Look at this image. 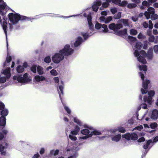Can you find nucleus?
<instances>
[{
  "mask_svg": "<svg viewBox=\"0 0 158 158\" xmlns=\"http://www.w3.org/2000/svg\"><path fill=\"white\" fill-rule=\"evenodd\" d=\"M153 50L155 53H158V45H156L154 46Z\"/></svg>",
  "mask_w": 158,
  "mask_h": 158,
  "instance_id": "54",
  "label": "nucleus"
},
{
  "mask_svg": "<svg viewBox=\"0 0 158 158\" xmlns=\"http://www.w3.org/2000/svg\"><path fill=\"white\" fill-rule=\"evenodd\" d=\"M8 112L7 109H5L3 110L1 112V115L2 116H6L8 114Z\"/></svg>",
  "mask_w": 158,
  "mask_h": 158,
  "instance_id": "37",
  "label": "nucleus"
},
{
  "mask_svg": "<svg viewBox=\"0 0 158 158\" xmlns=\"http://www.w3.org/2000/svg\"><path fill=\"white\" fill-rule=\"evenodd\" d=\"M131 19L134 22H136L138 20V18L136 16H132Z\"/></svg>",
  "mask_w": 158,
  "mask_h": 158,
  "instance_id": "59",
  "label": "nucleus"
},
{
  "mask_svg": "<svg viewBox=\"0 0 158 158\" xmlns=\"http://www.w3.org/2000/svg\"><path fill=\"white\" fill-rule=\"evenodd\" d=\"M151 29H148L147 30V34L149 36L152 35V31H151Z\"/></svg>",
  "mask_w": 158,
  "mask_h": 158,
  "instance_id": "61",
  "label": "nucleus"
},
{
  "mask_svg": "<svg viewBox=\"0 0 158 158\" xmlns=\"http://www.w3.org/2000/svg\"><path fill=\"white\" fill-rule=\"evenodd\" d=\"M61 83L62 85L59 86V89L61 94H63V89H64V85L63 82L62 81H61Z\"/></svg>",
  "mask_w": 158,
  "mask_h": 158,
  "instance_id": "35",
  "label": "nucleus"
},
{
  "mask_svg": "<svg viewBox=\"0 0 158 158\" xmlns=\"http://www.w3.org/2000/svg\"><path fill=\"white\" fill-rule=\"evenodd\" d=\"M152 140H149L148 141H147L146 144L144 145L143 146V148L145 149H146L148 148V147L149 145H151V144H152Z\"/></svg>",
  "mask_w": 158,
  "mask_h": 158,
  "instance_id": "34",
  "label": "nucleus"
},
{
  "mask_svg": "<svg viewBox=\"0 0 158 158\" xmlns=\"http://www.w3.org/2000/svg\"><path fill=\"white\" fill-rule=\"evenodd\" d=\"M62 103L65 110L68 114H70L71 113V110L70 108L68 106H67L64 103L62 102Z\"/></svg>",
  "mask_w": 158,
  "mask_h": 158,
  "instance_id": "36",
  "label": "nucleus"
},
{
  "mask_svg": "<svg viewBox=\"0 0 158 158\" xmlns=\"http://www.w3.org/2000/svg\"><path fill=\"white\" fill-rule=\"evenodd\" d=\"M137 6V5L135 3H129L127 5V7L129 8L135 7Z\"/></svg>",
  "mask_w": 158,
  "mask_h": 158,
  "instance_id": "45",
  "label": "nucleus"
},
{
  "mask_svg": "<svg viewBox=\"0 0 158 158\" xmlns=\"http://www.w3.org/2000/svg\"><path fill=\"white\" fill-rule=\"evenodd\" d=\"M75 135H73L72 134H70L69 137V138L72 140H76L77 139V137L75 136Z\"/></svg>",
  "mask_w": 158,
  "mask_h": 158,
  "instance_id": "49",
  "label": "nucleus"
},
{
  "mask_svg": "<svg viewBox=\"0 0 158 158\" xmlns=\"http://www.w3.org/2000/svg\"><path fill=\"white\" fill-rule=\"evenodd\" d=\"M60 50V52L63 54L64 56H71L74 52V49L69 44L65 45L64 48Z\"/></svg>",
  "mask_w": 158,
  "mask_h": 158,
  "instance_id": "8",
  "label": "nucleus"
},
{
  "mask_svg": "<svg viewBox=\"0 0 158 158\" xmlns=\"http://www.w3.org/2000/svg\"><path fill=\"white\" fill-rule=\"evenodd\" d=\"M95 27L97 29H100V32H107L108 31L107 25L105 24L102 25L101 24L97 23L96 24Z\"/></svg>",
  "mask_w": 158,
  "mask_h": 158,
  "instance_id": "12",
  "label": "nucleus"
},
{
  "mask_svg": "<svg viewBox=\"0 0 158 158\" xmlns=\"http://www.w3.org/2000/svg\"><path fill=\"white\" fill-rule=\"evenodd\" d=\"M128 38L129 41L131 43L134 42H135L136 41V39L133 37L129 36Z\"/></svg>",
  "mask_w": 158,
  "mask_h": 158,
  "instance_id": "43",
  "label": "nucleus"
},
{
  "mask_svg": "<svg viewBox=\"0 0 158 158\" xmlns=\"http://www.w3.org/2000/svg\"><path fill=\"white\" fill-rule=\"evenodd\" d=\"M11 60V57L10 56L7 55L6 61L3 64V67H5L9 65V63Z\"/></svg>",
  "mask_w": 158,
  "mask_h": 158,
  "instance_id": "27",
  "label": "nucleus"
},
{
  "mask_svg": "<svg viewBox=\"0 0 158 158\" xmlns=\"http://www.w3.org/2000/svg\"><path fill=\"white\" fill-rule=\"evenodd\" d=\"M142 5L147 7H148L150 6V4L146 1H144L142 2Z\"/></svg>",
  "mask_w": 158,
  "mask_h": 158,
  "instance_id": "51",
  "label": "nucleus"
},
{
  "mask_svg": "<svg viewBox=\"0 0 158 158\" xmlns=\"http://www.w3.org/2000/svg\"><path fill=\"white\" fill-rule=\"evenodd\" d=\"M94 32H93V33H90L89 34L86 32L84 31L81 33V35L83 36L84 38V40L85 41L88 38L89 36L92 35Z\"/></svg>",
  "mask_w": 158,
  "mask_h": 158,
  "instance_id": "25",
  "label": "nucleus"
},
{
  "mask_svg": "<svg viewBox=\"0 0 158 158\" xmlns=\"http://www.w3.org/2000/svg\"><path fill=\"white\" fill-rule=\"evenodd\" d=\"M112 19V17L111 16H109L107 18H106V20L105 21V23H109Z\"/></svg>",
  "mask_w": 158,
  "mask_h": 158,
  "instance_id": "47",
  "label": "nucleus"
},
{
  "mask_svg": "<svg viewBox=\"0 0 158 158\" xmlns=\"http://www.w3.org/2000/svg\"><path fill=\"white\" fill-rule=\"evenodd\" d=\"M24 69L23 66L20 65L18 66L16 68V71L18 73H20L24 71Z\"/></svg>",
  "mask_w": 158,
  "mask_h": 158,
  "instance_id": "30",
  "label": "nucleus"
},
{
  "mask_svg": "<svg viewBox=\"0 0 158 158\" xmlns=\"http://www.w3.org/2000/svg\"><path fill=\"white\" fill-rule=\"evenodd\" d=\"M110 11L113 14H114L117 12V9L115 7L111 8L110 9Z\"/></svg>",
  "mask_w": 158,
  "mask_h": 158,
  "instance_id": "50",
  "label": "nucleus"
},
{
  "mask_svg": "<svg viewBox=\"0 0 158 158\" xmlns=\"http://www.w3.org/2000/svg\"><path fill=\"white\" fill-rule=\"evenodd\" d=\"M59 152V150H51L50 151V153L51 155H53L54 156H56L58 155Z\"/></svg>",
  "mask_w": 158,
  "mask_h": 158,
  "instance_id": "38",
  "label": "nucleus"
},
{
  "mask_svg": "<svg viewBox=\"0 0 158 158\" xmlns=\"http://www.w3.org/2000/svg\"><path fill=\"white\" fill-rule=\"evenodd\" d=\"M137 33V31L135 29L131 28L130 30V34L131 35H135Z\"/></svg>",
  "mask_w": 158,
  "mask_h": 158,
  "instance_id": "33",
  "label": "nucleus"
},
{
  "mask_svg": "<svg viewBox=\"0 0 158 158\" xmlns=\"http://www.w3.org/2000/svg\"><path fill=\"white\" fill-rule=\"evenodd\" d=\"M50 73L52 75L56 76L58 74V73L56 70L53 69L50 71Z\"/></svg>",
  "mask_w": 158,
  "mask_h": 158,
  "instance_id": "44",
  "label": "nucleus"
},
{
  "mask_svg": "<svg viewBox=\"0 0 158 158\" xmlns=\"http://www.w3.org/2000/svg\"><path fill=\"white\" fill-rule=\"evenodd\" d=\"M52 59V61L55 64H58L64 59V56L63 54L60 52L59 50L53 54Z\"/></svg>",
  "mask_w": 158,
  "mask_h": 158,
  "instance_id": "9",
  "label": "nucleus"
},
{
  "mask_svg": "<svg viewBox=\"0 0 158 158\" xmlns=\"http://www.w3.org/2000/svg\"><path fill=\"white\" fill-rule=\"evenodd\" d=\"M148 23L149 24L146 22H143V27L145 28H147L148 27L149 29H152L153 27V24L152 23V21L151 20H149Z\"/></svg>",
  "mask_w": 158,
  "mask_h": 158,
  "instance_id": "23",
  "label": "nucleus"
},
{
  "mask_svg": "<svg viewBox=\"0 0 158 158\" xmlns=\"http://www.w3.org/2000/svg\"><path fill=\"white\" fill-rule=\"evenodd\" d=\"M101 134V132L97 130H95L94 131H91L89 135V137H91L93 135H99Z\"/></svg>",
  "mask_w": 158,
  "mask_h": 158,
  "instance_id": "32",
  "label": "nucleus"
},
{
  "mask_svg": "<svg viewBox=\"0 0 158 158\" xmlns=\"http://www.w3.org/2000/svg\"><path fill=\"white\" fill-rule=\"evenodd\" d=\"M32 158H40V155L38 153H37L35 154L33 156Z\"/></svg>",
  "mask_w": 158,
  "mask_h": 158,
  "instance_id": "60",
  "label": "nucleus"
},
{
  "mask_svg": "<svg viewBox=\"0 0 158 158\" xmlns=\"http://www.w3.org/2000/svg\"><path fill=\"white\" fill-rule=\"evenodd\" d=\"M31 70L34 73H35L37 71L36 66L32 65L31 68Z\"/></svg>",
  "mask_w": 158,
  "mask_h": 158,
  "instance_id": "41",
  "label": "nucleus"
},
{
  "mask_svg": "<svg viewBox=\"0 0 158 158\" xmlns=\"http://www.w3.org/2000/svg\"><path fill=\"white\" fill-rule=\"evenodd\" d=\"M10 22L13 25L17 24L19 20H22L26 19V17L20 15L19 14L15 13H10L8 15Z\"/></svg>",
  "mask_w": 158,
  "mask_h": 158,
  "instance_id": "6",
  "label": "nucleus"
},
{
  "mask_svg": "<svg viewBox=\"0 0 158 158\" xmlns=\"http://www.w3.org/2000/svg\"><path fill=\"white\" fill-rule=\"evenodd\" d=\"M106 2L102 3V6L100 8V9L101 10H102L103 8L107 7L109 5L108 2H110L111 0H106Z\"/></svg>",
  "mask_w": 158,
  "mask_h": 158,
  "instance_id": "29",
  "label": "nucleus"
},
{
  "mask_svg": "<svg viewBox=\"0 0 158 158\" xmlns=\"http://www.w3.org/2000/svg\"><path fill=\"white\" fill-rule=\"evenodd\" d=\"M13 80L16 83H28L31 81V78L27 73H25L22 76V75H17L13 77Z\"/></svg>",
  "mask_w": 158,
  "mask_h": 158,
  "instance_id": "5",
  "label": "nucleus"
},
{
  "mask_svg": "<svg viewBox=\"0 0 158 158\" xmlns=\"http://www.w3.org/2000/svg\"><path fill=\"white\" fill-rule=\"evenodd\" d=\"M118 23H123L125 27H131L132 26L131 22L128 19H121L118 21Z\"/></svg>",
  "mask_w": 158,
  "mask_h": 158,
  "instance_id": "14",
  "label": "nucleus"
},
{
  "mask_svg": "<svg viewBox=\"0 0 158 158\" xmlns=\"http://www.w3.org/2000/svg\"><path fill=\"white\" fill-rule=\"evenodd\" d=\"M143 44L140 42L136 43L135 45L133 46V48L135 51L134 54L135 57L137 58L138 60L142 64L146 63V61L144 57H147L149 59L151 60L153 56L152 49L150 48L147 53H146L144 50L141 51L139 52L140 49L142 48Z\"/></svg>",
  "mask_w": 158,
  "mask_h": 158,
  "instance_id": "1",
  "label": "nucleus"
},
{
  "mask_svg": "<svg viewBox=\"0 0 158 158\" xmlns=\"http://www.w3.org/2000/svg\"><path fill=\"white\" fill-rule=\"evenodd\" d=\"M73 147H71L70 146H68V147L66 148V150L67 151H71L74 152V153L68 157V158H77L78 156V153L77 152V151H76L73 149Z\"/></svg>",
  "mask_w": 158,
  "mask_h": 158,
  "instance_id": "17",
  "label": "nucleus"
},
{
  "mask_svg": "<svg viewBox=\"0 0 158 158\" xmlns=\"http://www.w3.org/2000/svg\"><path fill=\"white\" fill-rule=\"evenodd\" d=\"M158 141V136L156 137L153 140H152V144L150 145L149 149H150L153 145V143H155L156 142Z\"/></svg>",
  "mask_w": 158,
  "mask_h": 158,
  "instance_id": "52",
  "label": "nucleus"
},
{
  "mask_svg": "<svg viewBox=\"0 0 158 158\" xmlns=\"http://www.w3.org/2000/svg\"><path fill=\"white\" fill-rule=\"evenodd\" d=\"M84 41V40H83L81 37L78 36L76 38V40L74 44V46L75 47H78Z\"/></svg>",
  "mask_w": 158,
  "mask_h": 158,
  "instance_id": "19",
  "label": "nucleus"
},
{
  "mask_svg": "<svg viewBox=\"0 0 158 158\" xmlns=\"http://www.w3.org/2000/svg\"><path fill=\"white\" fill-rule=\"evenodd\" d=\"M6 124V118L3 116H2L0 118V125L4 127Z\"/></svg>",
  "mask_w": 158,
  "mask_h": 158,
  "instance_id": "26",
  "label": "nucleus"
},
{
  "mask_svg": "<svg viewBox=\"0 0 158 158\" xmlns=\"http://www.w3.org/2000/svg\"><path fill=\"white\" fill-rule=\"evenodd\" d=\"M137 135L135 133H132L131 134L127 133L124 134L122 135V137L125 138V139L127 140H136L137 139Z\"/></svg>",
  "mask_w": 158,
  "mask_h": 158,
  "instance_id": "13",
  "label": "nucleus"
},
{
  "mask_svg": "<svg viewBox=\"0 0 158 158\" xmlns=\"http://www.w3.org/2000/svg\"><path fill=\"white\" fill-rule=\"evenodd\" d=\"M8 144L6 143L5 146H3L2 144H0V152H2L4 151V149L8 147Z\"/></svg>",
  "mask_w": 158,
  "mask_h": 158,
  "instance_id": "40",
  "label": "nucleus"
},
{
  "mask_svg": "<svg viewBox=\"0 0 158 158\" xmlns=\"http://www.w3.org/2000/svg\"><path fill=\"white\" fill-rule=\"evenodd\" d=\"M101 4V2L99 1H97L94 2L92 6V8L93 10L95 12H97L98 10L99 6H100Z\"/></svg>",
  "mask_w": 158,
  "mask_h": 158,
  "instance_id": "18",
  "label": "nucleus"
},
{
  "mask_svg": "<svg viewBox=\"0 0 158 158\" xmlns=\"http://www.w3.org/2000/svg\"><path fill=\"white\" fill-rule=\"evenodd\" d=\"M80 128L77 126H76L75 127L74 130L79 132L80 131Z\"/></svg>",
  "mask_w": 158,
  "mask_h": 158,
  "instance_id": "63",
  "label": "nucleus"
},
{
  "mask_svg": "<svg viewBox=\"0 0 158 158\" xmlns=\"http://www.w3.org/2000/svg\"><path fill=\"white\" fill-rule=\"evenodd\" d=\"M150 37L149 38V41L150 42H152L154 40V36L152 35L149 36Z\"/></svg>",
  "mask_w": 158,
  "mask_h": 158,
  "instance_id": "55",
  "label": "nucleus"
},
{
  "mask_svg": "<svg viewBox=\"0 0 158 158\" xmlns=\"http://www.w3.org/2000/svg\"><path fill=\"white\" fill-rule=\"evenodd\" d=\"M2 27L6 34V37L7 38V31L6 30L7 28V23L6 21H3V22Z\"/></svg>",
  "mask_w": 158,
  "mask_h": 158,
  "instance_id": "31",
  "label": "nucleus"
},
{
  "mask_svg": "<svg viewBox=\"0 0 158 158\" xmlns=\"http://www.w3.org/2000/svg\"><path fill=\"white\" fill-rule=\"evenodd\" d=\"M111 1L113 3L118 5L119 3V2H121L120 0H112Z\"/></svg>",
  "mask_w": 158,
  "mask_h": 158,
  "instance_id": "57",
  "label": "nucleus"
},
{
  "mask_svg": "<svg viewBox=\"0 0 158 158\" xmlns=\"http://www.w3.org/2000/svg\"><path fill=\"white\" fill-rule=\"evenodd\" d=\"M45 152V149L44 148H41L40 151V153L41 155L44 154Z\"/></svg>",
  "mask_w": 158,
  "mask_h": 158,
  "instance_id": "62",
  "label": "nucleus"
},
{
  "mask_svg": "<svg viewBox=\"0 0 158 158\" xmlns=\"http://www.w3.org/2000/svg\"><path fill=\"white\" fill-rule=\"evenodd\" d=\"M88 138L89 137L87 136L79 137L78 140V143L74 145L73 146L72 145V147H73V149L76 151H79L80 149V146L82 145L85 142L84 140Z\"/></svg>",
  "mask_w": 158,
  "mask_h": 158,
  "instance_id": "10",
  "label": "nucleus"
},
{
  "mask_svg": "<svg viewBox=\"0 0 158 158\" xmlns=\"http://www.w3.org/2000/svg\"><path fill=\"white\" fill-rule=\"evenodd\" d=\"M117 131H118L119 132L124 133L126 131V130L124 127H119L117 128L113 129L111 130V132L113 134L116 132Z\"/></svg>",
  "mask_w": 158,
  "mask_h": 158,
  "instance_id": "21",
  "label": "nucleus"
},
{
  "mask_svg": "<svg viewBox=\"0 0 158 158\" xmlns=\"http://www.w3.org/2000/svg\"><path fill=\"white\" fill-rule=\"evenodd\" d=\"M78 133V132H77V131L74 130H73L71 131V134H72L73 135H77Z\"/></svg>",
  "mask_w": 158,
  "mask_h": 158,
  "instance_id": "64",
  "label": "nucleus"
},
{
  "mask_svg": "<svg viewBox=\"0 0 158 158\" xmlns=\"http://www.w3.org/2000/svg\"><path fill=\"white\" fill-rule=\"evenodd\" d=\"M155 9L153 8L149 7L147 11L144 12V15L147 19L150 18L152 20H154L158 18V15L155 14Z\"/></svg>",
  "mask_w": 158,
  "mask_h": 158,
  "instance_id": "7",
  "label": "nucleus"
},
{
  "mask_svg": "<svg viewBox=\"0 0 158 158\" xmlns=\"http://www.w3.org/2000/svg\"><path fill=\"white\" fill-rule=\"evenodd\" d=\"M121 17V13L118 12L116 15L114 16V18L115 19H119Z\"/></svg>",
  "mask_w": 158,
  "mask_h": 158,
  "instance_id": "53",
  "label": "nucleus"
},
{
  "mask_svg": "<svg viewBox=\"0 0 158 158\" xmlns=\"http://www.w3.org/2000/svg\"><path fill=\"white\" fill-rule=\"evenodd\" d=\"M73 120L75 123L80 126H83L84 128H82L81 133L82 134L85 135V136L89 137H90L89 135L91 131V127H89L87 125L83 124V123L77 118H74Z\"/></svg>",
  "mask_w": 158,
  "mask_h": 158,
  "instance_id": "4",
  "label": "nucleus"
},
{
  "mask_svg": "<svg viewBox=\"0 0 158 158\" xmlns=\"http://www.w3.org/2000/svg\"><path fill=\"white\" fill-rule=\"evenodd\" d=\"M83 16L85 17H87V21L89 28L90 30L93 31V30H94V25L91 22L92 18L91 16L90 15H87L86 13L84 14Z\"/></svg>",
  "mask_w": 158,
  "mask_h": 158,
  "instance_id": "16",
  "label": "nucleus"
},
{
  "mask_svg": "<svg viewBox=\"0 0 158 158\" xmlns=\"http://www.w3.org/2000/svg\"><path fill=\"white\" fill-rule=\"evenodd\" d=\"M10 68L8 67L3 71L2 73L4 75H6L7 78H9L11 75L10 73Z\"/></svg>",
  "mask_w": 158,
  "mask_h": 158,
  "instance_id": "24",
  "label": "nucleus"
},
{
  "mask_svg": "<svg viewBox=\"0 0 158 158\" xmlns=\"http://www.w3.org/2000/svg\"><path fill=\"white\" fill-rule=\"evenodd\" d=\"M144 37V35L141 33H139L138 36V38L140 40L143 39Z\"/></svg>",
  "mask_w": 158,
  "mask_h": 158,
  "instance_id": "58",
  "label": "nucleus"
},
{
  "mask_svg": "<svg viewBox=\"0 0 158 158\" xmlns=\"http://www.w3.org/2000/svg\"><path fill=\"white\" fill-rule=\"evenodd\" d=\"M121 135L120 134H118L113 135L111 137L112 140L117 142L121 139Z\"/></svg>",
  "mask_w": 158,
  "mask_h": 158,
  "instance_id": "22",
  "label": "nucleus"
},
{
  "mask_svg": "<svg viewBox=\"0 0 158 158\" xmlns=\"http://www.w3.org/2000/svg\"><path fill=\"white\" fill-rule=\"evenodd\" d=\"M80 14H77L76 15L69 16H68V17H64L63 16H59V17L60 18L62 17V18H70V17H73V16H80Z\"/></svg>",
  "mask_w": 158,
  "mask_h": 158,
  "instance_id": "56",
  "label": "nucleus"
},
{
  "mask_svg": "<svg viewBox=\"0 0 158 158\" xmlns=\"http://www.w3.org/2000/svg\"><path fill=\"white\" fill-rule=\"evenodd\" d=\"M127 2L125 1H124L122 2H119V4L118 5L120 6H125L127 5Z\"/></svg>",
  "mask_w": 158,
  "mask_h": 158,
  "instance_id": "46",
  "label": "nucleus"
},
{
  "mask_svg": "<svg viewBox=\"0 0 158 158\" xmlns=\"http://www.w3.org/2000/svg\"><path fill=\"white\" fill-rule=\"evenodd\" d=\"M157 124L156 122H154L151 123L150 125V127L152 129H155L157 127Z\"/></svg>",
  "mask_w": 158,
  "mask_h": 158,
  "instance_id": "42",
  "label": "nucleus"
},
{
  "mask_svg": "<svg viewBox=\"0 0 158 158\" xmlns=\"http://www.w3.org/2000/svg\"><path fill=\"white\" fill-rule=\"evenodd\" d=\"M123 27V25L120 23H118L115 24L114 23H112L109 26V29L113 30L114 32L116 35H124L127 34V30L124 29L123 30L119 31V30Z\"/></svg>",
  "mask_w": 158,
  "mask_h": 158,
  "instance_id": "3",
  "label": "nucleus"
},
{
  "mask_svg": "<svg viewBox=\"0 0 158 158\" xmlns=\"http://www.w3.org/2000/svg\"><path fill=\"white\" fill-rule=\"evenodd\" d=\"M37 71L40 75H42L44 74V69L41 66H38L37 67Z\"/></svg>",
  "mask_w": 158,
  "mask_h": 158,
  "instance_id": "28",
  "label": "nucleus"
},
{
  "mask_svg": "<svg viewBox=\"0 0 158 158\" xmlns=\"http://www.w3.org/2000/svg\"><path fill=\"white\" fill-rule=\"evenodd\" d=\"M138 68L140 71V72H139V73L142 80L143 81L142 88L141 89V91L142 94H146L147 92L148 85L150 82V81L148 80H144V74L145 73V72L147 71V67L145 65H139Z\"/></svg>",
  "mask_w": 158,
  "mask_h": 158,
  "instance_id": "2",
  "label": "nucleus"
},
{
  "mask_svg": "<svg viewBox=\"0 0 158 158\" xmlns=\"http://www.w3.org/2000/svg\"><path fill=\"white\" fill-rule=\"evenodd\" d=\"M151 118L154 120L158 118V111L156 109L153 110L152 112Z\"/></svg>",
  "mask_w": 158,
  "mask_h": 158,
  "instance_id": "20",
  "label": "nucleus"
},
{
  "mask_svg": "<svg viewBox=\"0 0 158 158\" xmlns=\"http://www.w3.org/2000/svg\"><path fill=\"white\" fill-rule=\"evenodd\" d=\"M44 61L47 63H49L51 61V57L50 56H46L44 59Z\"/></svg>",
  "mask_w": 158,
  "mask_h": 158,
  "instance_id": "39",
  "label": "nucleus"
},
{
  "mask_svg": "<svg viewBox=\"0 0 158 158\" xmlns=\"http://www.w3.org/2000/svg\"><path fill=\"white\" fill-rule=\"evenodd\" d=\"M155 94V92L153 90H150L148 92V94L149 96L148 97L144 96L143 101L144 102H147L148 103L150 104L152 102V97L154 96Z\"/></svg>",
  "mask_w": 158,
  "mask_h": 158,
  "instance_id": "11",
  "label": "nucleus"
},
{
  "mask_svg": "<svg viewBox=\"0 0 158 158\" xmlns=\"http://www.w3.org/2000/svg\"><path fill=\"white\" fill-rule=\"evenodd\" d=\"M46 80V78L44 76L36 75H35L33 79L34 82L36 83H38L41 81H45Z\"/></svg>",
  "mask_w": 158,
  "mask_h": 158,
  "instance_id": "15",
  "label": "nucleus"
},
{
  "mask_svg": "<svg viewBox=\"0 0 158 158\" xmlns=\"http://www.w3.org/2000/svg\"><path fill=\"white\" fill-rule=\"evenodd\" d=\"M6 79L4 77H0V83H4L6 82Z\"/></svg>",
  "mask_w": 158,
  "mask_h": 158,
  "instance_id": "48",
  "label": "nucleus"
}]
</instances>
